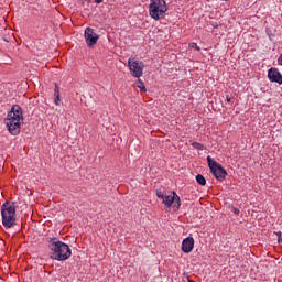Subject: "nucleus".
Wrapping results in <instances>:
<instances>
[{"label":"nucleus","instance_id":"obj_6","mask_svg":"<svg viewBox=\"0 0 282 282\" xmlns=\"http://www.w3.org/2000/svg\"><path fill=\"white\" fill-rule=\"evenodd\" d=\"M207 162L214 177H216V180H218L219 182H224L226 180V176L228 175L224 166H221V164L213 160V158L210 156H207Z\"/></svg>","mask_w":282,"mask_h":282},{"label":"nucleus","instance_id":"obj_19","mask_svg":"<svg viewBox=\"0 0 282 282\" xmlns=\"http://www.w3.org/2000/svg\"><path fill=\"white\" fill-rule=\"evenodd\" d=\"M104 0H95V3H102Z\"/></svg>","mask_w":282,"mask_h":282},{"label":"nucleus","instance_id":"obj_15","mask_svg":"<svg viewBox=\"0 0 282 282\" xmlns=\"http://www.w3.org/2000/svg\"><path fill=\"white\" fill-rule=\"evenodd\" d=\"M189 47H192V50H196L197 52H199V50H202L195 42L189 43Z\"/></svg>","mask_w":282,"mask_h":282},{"label":"nucleus","instance_id":"obj_21","mask_svg":"<svg viewBox=\"0 0 282 282\" xmlns=\"http://www.w3.org/2000/svg\"><path fill=\"white\" fill-rule=\"evenodd\" d=\"M278 243H282V238H278Z\"/></svg>","mask_w":282,"mask_h":282},{"label":"nucleus","instance_id":"obj_4","mask_svg":"<svg viewBox=\"0 0 282 282\" xmlns=\"http://www.w3.org/2000/svg\"><path fill=\"white\" fill-rule=\"evenodd\" d=\"M156 197L159 199H162L163 204L165 205V208L173 207L174 210H180V206L182 204L180 203V196L175 192H162V189H156Z\"/></svg>","mask_w":282,"mask_h":282},{"label":"nucleus","instance_id":"obj_14","mask_svg":"<svg viewBox=\"0 0 282 282\" xmlns=\"http://www.w3.org/2000/svg\"><path fill=\"white\" fill-rule=\"evenodd\" d=\"M192 147H194V149H197L198 151H204V144L199 142L192 143Z\"/></svg>","mask_w":282,"mask_h":282},{"label":"nucleus","instance_id":"obj_20","mask_svg":"<svg viewBox=\"0 0 282 282\" xmlns=\"http://www.w3.org/2000/svg\"><path fill=\"white\" fill-rule=\"evenodd\" d=\"M275 235H276L278 238H280L281 237V231L276 232Z\"/></svg>","mask_w":282,"mask_h":282},{"label":"nucleus","instance_id":"obj_18","mask_svg":"<svg viewBox=\"0 0 282 282\" xmlns=\"http://www.w3.org/2000/svg\"><path fill=\"white\" fill-rule=\"evenodd\" d=\"M226 100H227V102H230V96H226Z\"/></svg>","mask_w":282,"mask_h":282},{"label":"nucleus","instance_id":"obj_5","mask_svg":"<svg viewBox=\"0 0 282 282\" xmlns=\"http://www.w3.org/2000/svg\"><path fill=\"white\" fill-rule=\"evenodd\" d=\"M169 12V7L165 0H152L149 6V13L154 21H160L161 17H164Z\"/></svg>","mask_w":282,"mask_h":282},{"label":"nucleus","instance_id":"obj_17","mask_svg":"<svg viewBox=\"0 0 282 282\" xmlns=\"http://www.w3.org/2000/svg\"><path fill=\"white\" fill-rule=\"evenodd\" d=\"M232 213L234 215H239V208H234Z\"/></svg>","mask_w":282,"mask_h":282},{"label":"nucleus","instance_id":"obj_22","mask_svg":"<svg viewBox=\"0 0 282 282\" xmlns=\"http://www.w3.org/2000/svg\"><path fill=\"white\" fill-rule=\"evenodd\" d=\"M221 1H228V0H221Z\"/></svg>","mask_w":282,"mask_h":282},{"label":"nucleus","instance_id":"obj_13","mask_svg":"<svg viewBox=\"0 0 282 282\" xmlns=\"http://www.w3.org/2000/svg\"><path fill=\"white\" fill-rule=\"evenodd\" d=\"M137 87L141 90V91H147V87L144 86V82H142V79L138 78L137 80Z\"/></svg>","mask_w":282,"mask_h":282},{"label":"nucleus","instance_id":"obj_11","mask_svg":"<svg viewBox=\"0 0 282 282\" xmlns=\"http://www.w3.org/2000/svg\"><path fill=\"white\" fill-rule=\"evenodd\" d=\"M54 96H55V100H54L55 105L57 107L61 106V90L57 84H55Z\"/></svg>","mask_w":282,"mask_h":282},{"label":"nucleus","instance_id":"obj_10","mask_svg":"<svg viewBox=\"0 0 282 282\" xmlns=\"http://www.w3.org/2000/svg\"><path fill=\"white\" fill-rule=\"evenodd\" d=\"M268 78L271 83H278V85H282V75L278 68H270L268 72Z\"/></svg>","mask_w":282,"mask_h":282},{"label":"nucleus","instance_id":"obj_16","mask_svg":"<svg viewBox=\"0 0 282 282\" xmlns=\"http://www.w3.org/2000/svg\"><path fill=\"white\" fill-rule=\"evenodd\" d=\"M278 65H281L282 66V54L279 56L278 58Z\"/></svg>","mask_w":282,"mask_h":282},{"label":"nucleus","instance_id":"obj_9","mask_svg":"<svg viewBox=\"0 0 282 282\" xmlns=\"http://www.w3.org/2000/svg\"><path fill=\"white\" fill-rule=\"evenodd\" d=\"M195 248V239L193 237H187L182 241V250L185 254L193 252Z\"/></svg>","mask_w":282,"mask_h":282},{"label":"nucleus","instance_id":"obj_2","mask_svg":"<svg viewBox=\"0 0 282 282\" xmlns=\"http://www.w3.org/2000/svg\"><path fill=\"white\" fill-rule=\"evenodd\" d=\"M48 249L51 250V259L55 261H67L72 257L69 245L58 240L57 238L48 239Z\"/></svg>","mask_w":282,"mask_h":282},{"label":"nucleus","instance_id":"obj_8","mask_svg":"<svg viewBox=\"0 0 282 282\" xmlns=\"http://www.w3.org/2000/svg\"><path fill=\"white\" fill-rule=\"evenodd\" d=\"M84 39H85L86 45L88 47H94V45H96L98 43V40L100 39V35L97 34L94 31V29L88 26V28L85 29Z\"/></svg>","mask_w":282,"mask_h":282},{"label":"nucleus","instance_id":"obj_12","mask_svg":"<svg viewBox=\"0 0 282 282\" xmlns=\"http://www.w3.org/2000/svg\"><path fill=\"white\" fill-rule=\"evenodd\" d=\"M196 182L200 186H206V177H204V175H202V174L196 175Z\"/></svg>","mask_w":282,"mask_h":282},{"label":"nucleus","instance_id":"obj_3","mask_svg":"<svg viewBox=\"0 0 282 282\" xmlns=\"http://www.w3.org/2000/svg\"><path fill=\"white\" fill-rule=\"evenodd\" d=\"M1 216L2 226H4V228H14V226H17V207L14 203L10 205V203L6 202L1 206Z\"/></svg>","mask_w":282,"mask_h":282},{"label":"nucleus","instance_id":"obj_7","mask_svg":"<svg viewBox=\"0 0 282 282\" xmlns=\"http://www.w3.org/2000/svg\"><path fill=\"white\" fill-rule=\"evenodd\" d=\"M128 67L133 78H142L144 74V64L133 57L128 59Z\"/></svg>","mask_w":282,"mask_h":282},{"label":"nucleus","instance_id":"obj_1","mask_svg":"<svg viewBox=\"0 0 282 282\" xmlns=\"http://www.w3.org/2000/svg\"><path fill=\"white\" fill-rule=\"evenodd\" d=\"M21 122H23V109L19 105H13L6 119V124L11 135L21 133Z\"/></svg>","mask_w":282,"mask_h":282}]
</instances>
